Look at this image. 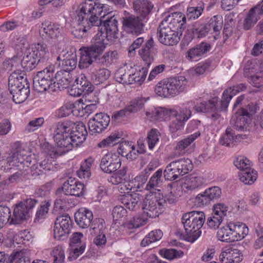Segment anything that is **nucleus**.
Instances as JSON below:
<instances>
[{
    "label": "nucleus",
    "instance_id": "2f4dec72",
    "mask_svg": "<svg viewBox=\"0 0 263 263\" xmlns=\"http://www.w3.org/2000/svg\"><path fill=\"white\" fill-rule=\"evenodd\" d=\"M200 135V133L199 132H196L187 138L179 141L175 149V156L177 157L184 155L186 152V148Z\"/></svg>",
    "mask_w": 263,
    "mask_h": 263
},
{
    "label": "nucleus",
    "instance_id": "b1692460",
    "mask_svg": "<svg viewBox=\"0 0 263 263\" xmlns=\"http://www.w3.org/2000/svg\"><path fill=\"white\" fill-rule=\"evenodd\" d=\"M74 219L80 228H87L93 220V214L89 210L81 208L75 213Z\"/></svg>",
    "mask_w": 263,
    "mask_h": 263
},
{
    "label": "nucleus",
    "instance_id": "412c9836",
    "mask_svg": "<svg viewBox=\"0 0 263 263\" xmlns=\"http://www.w3.org/2000/svg\"><path fill=\"white\" fill-rule=\"evenodd\" d=\"M221 191L218 186L210 187L202 193L198 194L196 198V201L201 205H207L211 201L218 200L221 196Z\"/></svg>",
    "mask_w": 263,
    "mask_h": 263
},
{
    "label": "nucleus",
    "instance_id": "79ce46f5",
    "mask_svg": "<svg viewBox=\"0 0 263 263\" xmlns=\"http://www.w3.org/2000/svg\"><path fill=\"white\" fill-rule=\"evenodd\" d=\"M30 214L21 202L16 204L13 210V217L12 221L14 223H19L29 217Z\"/></svg>",
    "mask_w": 263,
    "mask_h": 263
},
{
    "label": "nucleus",
    "instance_id": "4d7b16f0",
    "mask_svg": "<svg viewBox=\"0 0 263 263\" xmlns=\"http://www.w3.org/2000/svg\"><path fill=\"white\" fill-rule=\"evenodd\" d=\"M149 100V97H139L132 100L130 105L126 107V110L129 112H136L142 108L144 103Z\"/></svg>",
    "mask_w": 263,
    "mask_h": 263
},
{
    "label": "nucleus",
    "instance_id": "603ef678",
    "mask_svg": "<svg viewBox=\"0 0 263 263\" xmlns=\"http://www.w3.org/2000/svg\"><path fill=\"white\" fill-rule=\"evenodd\" d=\"M203 183V178L195 175H190L186 179L185 187L188 190H193L202 186Z\"/></svg>",
    "mask_w": 263,
    "mask_h": 263
},
{
    "label": "nucleus",
    "instance_id": "680f3d73",
    "mask_svg": "<svg viewBox=\"0 0 263 263\" xmlns=\"http://www.w3.org/2000/svg\"><path fill=\"white\" fill-rule=\"evenodd\" d=\"M50 256L53 263H64L65 259V253L61 246L54 247L50 252Z\"/></svg>",
    "mask_w": 263,
    "mask_h": 263
},
{
    "label": "nucleus",
    "instance_id": "20e7f679",
    "mask_svg": "<svg viewBox=\"0 0 263 263\" xmlns=\"http://www.w3.org/2000/svg\"><path fill=\"white\" fill-rule=\"evenodd\" d=\"M104 41L103 37L100 38L98 34H96L93 38L91 45L80 48V58L78 64L80 69L87 68L94 62L98 61L99 55L102 54L106 48L107 43Z\"/></svg>",
    "mask_w": 263,
    "mask_h": 263
},
{
    "label": "nucleus",
    "instance_id": "c756f323",
    "mask_svg": "<svg viewBox=\"0 0 263 263\" xmlns=\"http://www.w3.org/2000/svg\"><path fill=\"white\" fill-rule=\"evenodd\" d=\"M133 7L134 10L143 20L151 12L153 8V5L148 1L137 0L134 2Z\"/></svg>",
    "mask_w": 263,
    "mask_h": 263
},
{
    "label": "nucleus",
    "instance_id": "f8f14e48",
    "mask_svg": "<svg viewBox=\"0 0 263 263\" xmlns=\"http://www.w3.org/2000/svg\"><path fill=\"white\" fill-rule=\"evenodd\" d=\"M145 21L140 16L134 15L123 17V29L127 33L138 35L141 33Z\"/></svg>",
    "mask_w": 263,
    "mask_h": 263
},
{
    "label": "nucleus",
    "instance_id": "e2e57ef3",
    "mask_svg": "<svg viewBox=\"0 0 263 263\" xmlns=\"http://www.w3.org/2000/svg\"><path fill=\"white\" fill-rule=\"evenodd\" d=\"M206 24L196 22L193 26L192 32L195 37L200 38L205 36L209 31Z\"/></svg>",
    "mask_w": 263,
    "mask_h": 263
},
{
    "label": "nucleus",
    "instance_id": "393cba45",
    "mask_svg": "<svg viewBox=\"0 0 263 263\" xmlns=\"http://www.w3.org/2000/svg\"><path fill=\"white\" fill-rule=\"evenodd\" d=\"M81 109L83 110V104L80 101H76L74 103L68 102L59 108L56 111V114L59 118L67 117L71 113L78 116L79 115L77 113L80 112Z\"/></svg>",
    "mask_w": 263,
    "mask_h": 263
},
{
    "label": "nucleus",
    "instance_id": "774afa93",
    "mask_svg": "<svg viewBox=\"0 0 263 263\" xmlns=\"http://www.w3.org/2000/svg\"><path fill=\"white\" fill-rule=\"evenodd\" d=\"M249 81L254 87H260L263 86V73L256 71L254 73H249Z\"/></svg>",
    "mask_w": 263,
    "mask_h": 263
},
{
    "label": "nucleus",
    "instance_id": "c9c22d12",
    "mask_svg": "<svg viewBox=\"0 0 263 263\" xmlns=\"http://www.w3.org/2000/svg\"><path fill=\"white\" fill-rule=\"evenodd\" d=\"M210 47V44L202 42L188 50L186 57L191 61H196L197 58L203 55L209 51Z\"/></svg>",
    "mask_w": 263,
    "mask_h": 263
},
{
    "label": "nucleus",
    "instance_id": "5701e85b",
    "mask_svg": "<svg viewBox=\"0 0 263 263\" xmlns=\"http://www.w3.org/2000/svg\"><path fill=\"white\" fill-rule=\"evenodd\" d=\"M29 85L27 79L25 74L20 71H14L9 78L8 87L10 92H14L17 89Z\"/></svg>",
    "mask_w": 263,
    "mask_h": 263
},
{
    "label": "nucleus",
    "instance_id": "ddd939ff",
    "mask_svg": "<svg viewBox=\"0 0 263 263\" xmlns=\"http://www.w3.org/2000/svg\"><path fill=\"white\" fill-rule=\"evenodd\" d=\"M121 165V159L115 153H108L101 159L100 167L105 173L111 174L117 171Z\"/></svg>",
    "mask_w": 263,
    "mask_h": 263
},
{
    "label": "nucleus",
    "instance_id": "7c9ffc66",
    "mask_svg": "<svg viewBox=\"0 0 263 263\" xmlns=\"http://www.w3.org/2000/svg\"><path fill=\"white\" fill-rule=\"evenodd\" d=\"M74 127H75L76 130H72L70 136L75 147H77L80 143L85 140L87 132L86 126L83 122H78L77 125L75 124Z\"/></svg>",
    "mask_w": 263,
    "mask_h": 263
},
{
    "label": "nucleus",
    "instance_id": "9b49d317",
    "mask_svg": "<svg viewBox=\"0 0 263 263\" xmlns=\"http://www.w3.org/2000/svg\"><path fill=\"white\" fill-rule=\"evenodd\" d=\"M72 222L68 214L58 216L54 222V237L58 240H64L70 232Z\"/></svg>",
    "mask_w": 263,
    "mask_h": 263
},
{
    "label": "nucleus",
    "instance_id": "8fccbe9b",
    "mask_svg": "<svg viewBox=\"0 0 263 263\" xmlns=\"http://www.w3.org/2000/svg\"><path fill=\"white\" fill-rule=\"evenodd\" d=\"M217 237L221 241L229 242L235 241L231 230L230 229L229 223L225 226L219 229L217 232Z\"/></svg>",
    "mask_w": 263,
    "mask_h": 263
},
{
    "label": "nucleus",
    "instance_id": "09e8293b",
    "mask_svg": "<svg viewBox=\"0 0 263 263\" xmlns=\"http://www.w3.org/2000/svg\"><path fill=\"white\" fill-rule=\"evenodd\" d=\"M10 93L12 95L13 100L15 103H23L26 100L30 93L29 85H26L22 89L21 87L16 90V91Z\"/></svg>",
    "mask_w": 263,
    "mask_h": 263
},
{
    "label": "nucleus",
    "instance_id": "6e6552de",
    "mask_svg": "<svg viewBox=\"0 0 263 263\" xmlns=\"http://www.w3.org/2000/svg\"><path fill=\"white\" fill-rule=\"evenodd\" d=\"M55 73L53 66H49L37 72L33 79V86L36 90L43 92L56 90Z\"/></svg>",
    "mask_w": 263,
    "mask_h": 263
},
{
    "label": "nucleus",
    "instance_id": "e433bc0d",
    "mask_svg": "<svg viewBox=\"0 0 263 263\" xmlns=\"http://www.w3.org/2000/svg\"><path fill=\"white\" fill-rule=\"evenodd\" d=\"M56 88H66L73 81L71 74L68 71L60 70L55 73Z\"/></svg>",
    "mask_w": 263,
    "mask_h": 263
},
{
    "label": "nucleus",
    "instance_id": "13d9d810",
    "mask_svg": "<svg viewBox=\"0 0 263 263\" xmlns=\"http://www.w3.org/2000/svg\"><path fill=\"white\" fill-rule=\"evenodd\" d=\"M235 134L231 128H227L226 133L219 139L221 145L226 146H232L235 142Z\"/></svg>",
    "mask_w": 263,
    "mask_h": 263
},
{
    "label": "nucleus",
    "instance_id": "7ed1b4c3",
    "mask_svg": "<svg viewBox=\"0 0 263 263\" xmlns=\"http://www.w3.org/2000/svg\"><path fill=\"white\" fill-rule=\"evenodd\" d=\"M203 212L193 211L184 214L181 222L185 230L184 239L190 242H194L200 235V229L205 221Z\"/></svg>",
    "mask_w": 263,
    "mask_h": 263
},
{
    "label": "nucleus",
    "instance_id": "39448f33",
    "mask_svg": "<svg viewBox=\"0 0 263 263\" xmlns=\"http://www.w3.org/2000/svg\"><path fill=\"white\" fill-rule=\"evenodd\" d=\"M187 81L183 76L170 78L159 82L155 87V92L159 96L173 97L186 89Z\"/></svg>",
    "mask_w": 263,
    "mask_h": 263
},
{
    "label": "nucleus",
    "instance_id": "6e6d98bb",
    "mask_svg": "<svg viewBox=\"0 0 263 263\" xmlns=\"http://www.w3.org/2000/svg\"><path fill=\"white\" fill-rule=\"evenodd\" d=\"M121 135L118 132L111 133L106 138L103 139L98 144V146L102 148L112 146L120 142Z\"/></svg>",
    "mask_w": 263,
    "mask_h": 263
},
{
    "label": "nucleus",
    "instance_id": "f257e3e1",
    "mask_svg": "<svg viewBox=\"0 0 263 263\" xmlns=\"http://www.w3.org/2000/svg\"><path fill=\"white\" fill-rule=\"evenodd\" d=\"M107 11V5L101 4L99 0H85L76 10L78 23L72 29V34L76 38L81 39L86 37L87 32L91 28L99 31L102 21L99 16L104 12L102 16L104 17Z\"/></svg>",
    "mask_w": 263,
    "mask_h": 263
},
{
    "label": "nucleus",
    "instance_id": "9d476101",
    "mask_svg": "<svg viewBox=\"0 0 263 263\" xmlns=\"http://www.w3.org/2000/svg\"><path fill=\"white\" fill-rule=\"evenodd\" d=\"M186 20L185 15L181 12L168 14L161 22L158 28L176 32H182L181 28Z\"/></svg>",
    "mask_w": 263,
    "mask_h": 263
},
{
    "label": "nucleus",
    "instance_id": "58836bf2",
    "mask_svg": "<svg viewBox=\"0 0 263 263\" xmlns=\"http://www.w3.org/2000/svg\"><path fill=\"white\" fill-rule=\"evenodd\" d=\"M175 110L172 109H167L163 107H158L155 108L152 112H146V114L148 118L151 120H156L161 121L167 117H171V115H175Z\"/></svg>",
    "mask_w": 263,
    "mask_h": 263
},
{
    "label": "nucleus",
    "instance_id": "0e129e2a",
    "mask_svg": "<svg viewBox=\"0 0 263 263\" xmlns=\"http://www.w3.org/2000/svg\"><path fill=\"white\" fill-rule=\"evenodd\" d=\"M162 171L161 169L157 170L151 177L149 182L146 184V190H150L152 189L159 186L162 183Z\"/></svg>",
    "mask_w": 263,
    "mask_h": 263
},
{
    "label": "nucleus",
    "instance_id": "1a4fd4ad",
    "mask_svg": "<svg viewBox=\"0 0 263 263\" xmlns=\"http://www.w3.org/2000/svg\"><path fill=\"white\" fill-rule=\"evenodd\" d=\"M40 33L45 39H51L55 43L62 42L64 46L65 45L63 27L59 24L45 21L41 25Z\"/></svg>",
    "mask_w": 263,
    "mask_h": 263
},
{
    "label": "nucleus",
    "instance_id": "6ab92c4d",
    "mask_svg": "<svg viewBox=\"0 0 263 263\" xmlns=\"http://www.w3.org/2000/svg\"><path fill=\"white\" fill-rule=\"evenodd\" d=\"M144 200L143 196L138 193L124 194L119 197V200L130 211L138 210L140 203Z\"/></svg>",
    "mask_w": 263,
    "mask_h": 263
},
{
    "label": "nucleus",
    "instance_id": "f03ea898",
    "mask_svg": "<svg viewBox=\"0 0 263 263\" xmlns=\"http://www.w3.org/2000/svg\"><path fill=\"white\" fill-rule=\"evenodd\" d=\"M162 202H158L157 198L154 195L147 196L143 201L142 214H139L132 219L124 224L125 228L130 230L137 229L145 225L148 221V218H154L158 217L161 213Z\"/></svg>",
    "mask_w": 263,
    "mask_h": 263
},
{
    "label": "nucleus",
    "instance_id": "ea45409f",
    "mask_svg": "<svg viewBox=\"0 0 263 263\" xmlns=\"http://www.w3.org/2000/svg\"><path fill=\"white\" fill-rule=\"evenodd\" d=\"M57 164L53 158L48 157L37 165L36 169L39 170V172L36 171L35 173L40 175L50 171L55 172L57 170Z\"/></svg>",
    "mask_w": 263,
    "mask_h": 263
},
{
    "label": "nucleus",
    "instance_id": "a878e982",
    "mask_svg": "<svg viewBox=\"0 0 263 263\" xmlns=\"http://www.w3.org/2000/svg\"><path fill=\"white\" fill-rule=\"evenodd\" d=\"M219 259L222 263H239L242 259V256L237 249L229 248L222 251Z\"/></svg>",
    "mask_w": 263,
    "mask_h": 263
},
{
    "label": "nucleus",
    "instance_id": "bb28decb",
    "mask_svg": "<svg viewBox=\"0 0 263 263\" xmlns=\"http://www.w3.org/2000/svg\"><path fill=\"white\" fill-rule=\"evenodd\" d=\"M246 89L245 84L241 83L225 90L223 92L222 99L220 102L221 109H226L232 97L237 92L244 91Z\"/></svg>",
    "mask_w": 263,
    "mask_h": 263
},
{
    "label": "nucleus",
    "instance_id": "49530a36",
    "mask_svg": "<svg viewBox=\"0 0 263 263\" xmlns=\"http://www.w3.org/2000/svg\"><path fill=\"white\" fill-rule=\"evenodd\" d=\"M180 177L187 174L193 168L192 161L188 158H181L174 161Z\"/></svg>",
    "mask_w": 263,
    "mask_h": 263
},
{
    "label": "nucleus",
    "instance_id": "864d4df0",
    "mask_svg": "<svg viewBox=\"0 0 263 263\" xmlns=\"http://www.w3.org/2000/svg\"><path fill=\"white\" fill-rule=\"evenodd\" d=\"M162 235V232L160 230L152 231L143 239L141 242V245L142 247H146L152 242L160 240Z\"/></svg>",
    "mask_w": 263,
    "mask_h": 263
},
{
    "label": "nucleus",
    "instance_id": "4c0bfd02",
    "mask_svg": "<svg viewBox=\"0 0 263 263\" xmlns=\"http://www.w3.org/2000/svg\"><path fill=\"white\" fill-rule=\"evenodd\" d=\"M89 75L95 85H99L106 81L110 77V72L106 68H101L97 71L90 69Z\"/></svg>",
    "mask_w": 263,
    "mask_h": 263
},
{
    "label": "nucleus",
    "instance_id": "3c124183",
    "mask_svg": "<svg viewBox=\"0 0 263 263\" xmlns=\"http://www.w3.org/2000/svg\"><path fill=\"white\" fill-rule=\"evenodd\" d=\"M259 19L257 14L251 9L243 21V29L248 30L253 27Z\"/></svg>",
    "mask_w": 263,
    "mask_h": 263
},
{
    "label": "nucleus",
    "instance_id": "a18cd8bd",
    "mask_svg": "<svg viewBox=\"0 0 263 263\" xmlns=\"http://www.w3.org/2000/svg\"><path fill=\"white\" fill-rule=\"evenodd\" d=\"M93 162L92 158L89 157L82 163L80 169L77 172V175L80 178L88 179L90 177V167Z\"/></svg>",
    "mask_w": 263,
    "mask_h": 263
},
{
    "label": "nucleus",
    "instance_id": "2eb2a0df",
    "mask_svg": "<svg viewBox=\"0 0 263 263\" xmlns=\"http://www.w3.org/2000/svg\"><path fill=\"white\" fill-rule=\"evenodd\" d=\"M109 123L110 117L107 114L97 113L88 121L89 131L92 134L100 133L108 127Z\"/></svg>",
    "mask_w": 263,
    "mask_h": 263
},
{
    "label": "nucleus",
    "instance_id": "c03bdc74",
    "mask_svg": "<svg viewBox=\"0 0 263 263\" xmlns=\"http://www.w3.org/2000/svg\"><path fill=\"white\" fill-rule=\"evenodd\" d=\"M240 180L245 184L251 185L256 181L257 173L252 168L245 170L238 174Z\"/></svg>",
    "mask_w": 263,
    "mask_h": 263
},
{
    "label": "nucleus",
    "instance_id": "dca6fc26",
    "mask_svg": "<svg viewBox=\"0 0 263 263\" xmlns=\"http://www.w3.org/2000/svg\"><path fill=\"white\" fill-rule=\"evenodd\" d=\"M218 102L216 99L214 98L212 100H209L206 102H202L197 104L194 106V109L198 112H209L210 117L213 121L218 120L220 115V110H223L221 109V106L218 107Z\"/></svg>",
    "mask_w": 263,
    "mask_h": 263
},
{
    "label": "nucleus",
    "instance_id": "f704fd0d",
    "mask_svg": "<svg viewBox=\"0 0 263 263\" xmlns=\"http://www.w3.org/2000/svg\"><path fill=\"white\" fill-rule=\"evenodd\" d=\"M249 119L243 115V111L236 112L230 121L231 124L238 131H246Z\"/></svg>",
    "mask_w": 263,
    "mask_h": 263
},
{
    "label": "nucleus",
    "instance_id": "bf43d9fd",
    "mask_svg": "<svg viewBox=\"0 0 263 263\" xmlns=\"http://www.w3.org/2000/svg\"><path fill=\"white\" fill-rule=\"evenodd\" d=\"M208 26L209 30L213 28L214 32L216 33L214 36L216 39V36L217 35V33H219V31L221 30L223 25L222 17L220 15H215L212 17L209 21Z\"/></svg>",
    "mask_w": 263,
    "mask_h": 263
},
{
    "label": "nucleus",
    "instance_id": "052dcab7",
    "mask_svg": "<svg viewBox=\"0 0 263 263\" xmlns=\"http://www.w3.org/2000/svg\"><path fill=\"white\" fill-rule=\"evenodd\" d=\"M29 251L21 250L11 255V263H30Z\"/></svg>",
    "mask_w": 263,
    "mask_h": 263
},
{
    "label": "nucleus",
    "instance_id": "c85d7f7f",
    "mask_svg": "<svg viewBox=\"0 0 263 263\" xmlns=\"http://www.w3.org/2000/svg\"><path fill=\"white\" fill-rule=\"evenodd\" d=\"M154 41L151 37L148 40L144 46L139 51V55L149 66L154 60Z\"/></svg>",
    "mask_w": 263,
    "mask_h": 263
},
{
    "label": "nucleus",
    "instance_id": "f3484780",
    "mask_svg": "<svg viewBox=\"0 0 263 263\" xmlns=\"http://www.w3.org/2000/svg\"><path fill=\"white\" fill-rule=\"evenodd\" d=\"M84 184L73 178H69L63 184L62 189H59L57 191V195L61 192L66 195L75 196H80L83 193Z\"/></svg>",
    "mask_w": 263,
    "mask_h": 263
},
{
    "label": "nucleus",
    "instance_id": "cd10ccee",
    "mask_svg": "<svg viewBox=\"0 0 263 263\" xmlns=\"http://www.w3.org/2000/svg\"><path fill=\"white\" fill-rule=\"evenodd\" d=\"M229 224L235 241L243 239L248 235L249 229L245 223L230 222Z\"/></svg>",
    "mask_w": 263,
    "mask_h": 263
},
{
    "label": "nucleus",
    "instance_id": "4be33fe9",
    "mask_svg": "<svg viewBox=\"0 0 263 263\" xmlns=\"http://www.w3.org/2000/svg\"><path fill=\"white\" fill-rule=\"evenodd\" d=\"M57 61L56 63L61 68V70L68 71L69 72L74 69L77 65L76 54L69 52L59 55Z\"/></svg>",
    "mask_w": 263,
    "mask_h": 263
},
{
    "label": "nucleus",
    "instance_id": "338daca9",
    "mask_svg": "<svg viewBox=\"0 0 263 263\" xmlns=\"http://www.w3.org/2000/svg\"><path fill=\"white\" fill-rule=\"evenodd\" d=\"M159 254L168 260H173L175 258L181 257L183 256L184 253L181 250L178 251L175 249H163L159 251Z\"/></svg>",
    "mask_w": 263,
    "mask_h": 263
},
{
    "label": "nucleus",
    "instance_id": "72a5a7b5",
    "mask_svg": "<svg viewBox=\"0 0 263 263\" xmlns=\"http://www.w3.org/2000/svg\"><path fill=\"white\" fill-rule=\"evenodd\" d=\"M119 154L127 159L134 160L137 158L135 146L132 142L125 141L121 143L118 148Z\"/></svg>",
    "mask_w": 263,
    "mask_h": 263
},
{
    "label": "nucleus",
    "instance_id": "4468645a",
    "mask_svg": "<svg viewBox=\"0 0 263 263\" xmlns=\"http://www.w3.org/2000/svg\"><path fill=\"white\" fill-rule=\"evenodd\" d=\"M100 19L102 21V23L103 22L104 25L101 29H99L101 33H98L97 34L98 36L100 38L103 37L104 40L106 37L108 40H111L117 37L118 31L117 18L115 16H108L104 21Z\"/></svg>",
    "mask_w": 263,
    "mask_h": 263
},
{
    "label": "nucleus",
    "instance_id": "a211bd4d",
    "mask_svg": "<svg viewBox=\"0 0 263 263\" xmlns=\"http://www.w3.org/2000/svg\"><path fill=\"white\" fill-rule=\"evenodd\" d=\"M175 114L171 115L174 117L170 125V130L172 133H175L180 130L184 125V122L186 121L191 116V111L187 108L182 109L178 112L175 110Z\"/></svg>",
    "mask_w": 263,
    "mask_h": 263
},
{
    "label": "nucleus",
    "instance_id": "a19ab883",
    "mask_svg": "<svg viewBox=\"0 0 263 263\" xmlns=\"http://www.w3.org/2000/svg\"><path fill=\"white\" fill-rule=\"evenodd\" d=\"M74 126L75 123L70 121L58 123L54 130L57 139H59L62 135H70Z\"/></svg>",
    "mask_w": 263,
    "mask_h": 263
},
{
    "label": "nucleus",
    "instance_id": "473e14b6",
    "mask_svg": "<svg viewBox=\"0 0 263 263\" xmlns=\"http://www.w3.org/2000/svg\"><path fill=\"white\" fill-rule=\"evenodd\" d=\"M24 152V149L18 148L9 154V156L7 158V162L9 165L18 167V169L21 170V165L24 162L26 157Z\"/></svg>",
    "mask_w": 263,
    "mask_h": 263
},
{
    "label": "nucleus",
    "instance_id": "5fc2aeb1",
    "mask_svg": "<svg viewBox=\"0 0 263 263\" xmlns=\"http://www.w3.org/2000/svg\"><path fill=\"white\" fill-rule=\"evenodd\" d=\"M75 81L77 84L80 86V87L78 88L79 89H81L82 91L86 93H89L93 91V85L87 80L84 74H80Z\"/></svg>",
    "mask_w": 263,
    "mask_h": 263
},
{
    "label": "nucleus",
    "instance_id": "37998d69",
    "mask_svg": "<svg viewBox=\"0 0 263 263\" xmlns=\"http://www.w3.org/2000/svg\"><path fill=\"white\" fill-rule=\"evenodd\" d=\"M59 139H57L56 135L54 136V140L57 146L60 148H64V153L68 152L75 147L73 140L70 135H62Z\"/></svg>",
    "mask_w": 263,
    "mask_h": 263
},
{
    "label": "nucleus",
    "instance_id": "69168bd1",
    "mask_svg": "<svg viewBox=\"0 0 263 263\" xmlns=\"http://www.w3.org/2000/svg\"><path fill=\"white\" fill-rule=\"evenodd\" d=\"M204 9L203 4H198L197 7L188 8L186 11L185 17L188 20H195L198 18L202 14Z\"/></svg>",
    "mask_w": 263,
    "mask_h": 263
},
{
    "label": "nucleus",
    "instance_id": "de8ad7c7",
    "mask_svg": "<svg viewBox=\"0 0 263 263\" xmlns=\"http://www.w3.org/2000/svg\"><path fill=\"white\" fill-rule=\"evenodd\" d=\"M164 177L167 180H175L180 177L179 172L174 161L170 163L164 171Z\"/></svg>",
    "mask_w": 263,
    "mask_h": 263
},
{
    "label": "nucleus",
    "instance_id": "423d86ee",
    "mask_svg": "<svg viewBox=\"0 0 263 263\" xmlns=\"http://www.w3.org/2000/svg\"><path fill=\"white\" fill-rule=\"evenodd\" d=\"M47 53L48 50L45 44L40 43L32 45L26 49L21 61V65L25 70L31 71L38 64L46 60Z\"/></svg>",
    "mask_w": 263,
    "mask_h": 263
},
{
    "label": "nucleus",
    "instance_id": "0eeeda50",
    "mask_svg": "<svg viewBox=\"0 0 263 263\" xmlns=\"http://www.w3.org/2000/svg\"><path fill=\"white\" fill-rule=\"evenodd\" d=\"M148 72L146 67H142L137 70L136 68L130 65H126L120 68L115 73L117 82L123 84L137 83L141 85L145 80Z\"/></svg>",
    "mask_w": 263,
    "mask_h": 263
},
{
    "label": "nucleus",
    "instance_id": "aec40b11",
    "mask_svg": "<svg viewBox=\"0 0 263 263\" xmlns=\"http://www.w3.org/2000/svg\"><path fill=\"white\" fill-rule=\"evenodd\" d=\"M182 32L159 28L157 29V37L159 41L161 44L167 46H173L177 44L180 41V36Z\"/></svg>",
    "mask_w": 263,
    "mask_h": 263
}]
</instances>
